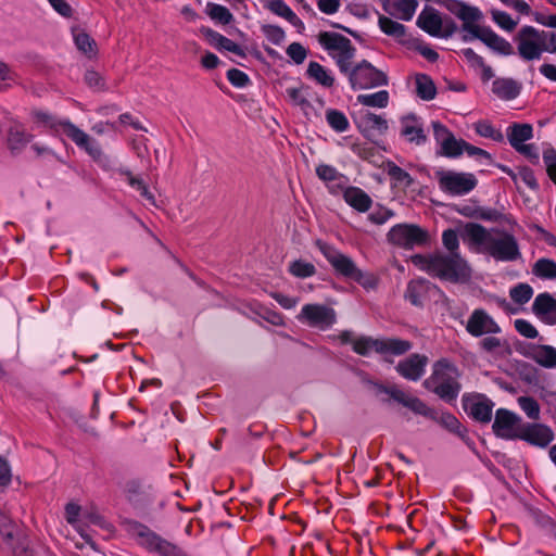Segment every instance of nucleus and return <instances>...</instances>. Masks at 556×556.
Returning <instances> with one entry per match:
<instances>
[{
	"instance_id": "f257e3e1",
	"label": "nucleus",
	"mask_w": 556,
	"mask_h": 556,
	"mask_svg": "<svg viewBox=\"0 0 556 556\" xmlns=\"http://www.w3.org/2000/svg\"><path fill=\"white\" fill-rule=\"evenodd\" d=\"M465 233L468 240L479 247V251L497 262H515L521 258L519 243L514 235L498 228L486 229L479 224H467Z\"/></svg>"
},
{
	"instance_id": "f03ea898",
	"label": "nucleus",
	"mask_w": 556,
	"mask_h": 556,
	"mask_svg": "<svg viewBox=\"0 0 556 556\" xmlns=\"http://www.w3.org/2000/svg\"><path fill=\"white\" fill-rule=\"evenodd\" d=\"M413 263L429 275L452 282H464L471 276V268L460 253L415 255Z\"/></svg>"
},
{
	"instance_id": "7ed1b4c3",
	"label": "nucleus",
	"mask_w": 556,
	"mask_h": 556,
	"mask_svg": "<svg viewBox=\"0 0 556 556\" xmlns=\"http://www.w3.org/2000/svg\"><path fill=\"white\" fill-rule=\"evenodd\" d=\"M378 389L379 391L389 394L395 402L410 409L413 413L437 421L451 432L462 434L463 427L454 415L447 412L439 413L435 409L429 407L419 397L406 393L396 387L379 386Z\"/></svg>"
},
{
	"instance_id": "20e7f679",
	"label": "nucleus",
	"mask_w": 556,
	"mask_h": 556,
	"mask_svg": "<svg viewBox=\"0 0 556 556\" xmlns=\"http://www.w3.org/2000/svg\"><path fill=\"white\" fill-rule=\"evenodd\" d=\"M458 378L457 367L443 358L433 364L432 374L424 381V386L441 400L452 403L460 392Z\"/></svg>"
},
{
	"instance_id": "39448f33",
	"label": "nucleus",
	"mask_w": 556,
	"mask_h": 556,
	"mask_svg": "<svg viewBox=\"0 0 556 556\" xmlns=\"http://www.w3.org/2000/svg\"><path fill=\"white\" fill-rule=\"evenodd\" d=\"M318 247L323 255L338 273L348 278L354 279L367 290L375 289L377 287V278L371 274L363 273L358 269L351 257L327 243L319 242Z\"/></svg>"
},
{
	"instance_id": "423d86ee",
	"label": "nucleus",
	"mask_w": 556,
	"mask_h": 556,
	"mask_svg": "<svg viewBox=\"0 0 556 556\" xmlns=\"http://www.w3.org/2000/svg\"><path fill=\"white\" fill-rule=\"evenodd\" d=\"M318 42L334 61L340 73L348 72L356 53L352 41L338 33L321 31L318 35Z\"/></svg>"
},
{
	"instance_id": "0eeeda50",
	"label": "nucleus",
	"mask_w": 556,
	"mask_h": 556,
	"mask_svg": "<svg viewBox=\"0 0 556 556\" xmlns=\"http://www.w3.org/2000/svg\"><path fill=\"white\" fill-rule=\"evenodd\" d=\"M434 178L439 189L451 197H462L471 192L478 184L472 173L456 172L453 169H437Z\"/></svg>"
},
{
	"instance_id": "6e6552de",
	"label": "nucleus",
	"mask_w": 556,
	"mask_h": 556,
	"mask_svg": "<svg viewBox=\"0 0 556 556\" xmlns=\"http://www.w3.org/2000/svg\"><path fill=\"white\" fill-rule=\"evenodd\" d=\"M547 38H554V31H540L531 26L522 27L516 37L519 55L527 61L540 59L544 51L549 50Z\"/></svg>"
},
{
	"instance_id": "1a4fd4ad",
	"label": "nucleus",
	"mask_w": 556,
	"mask_h": 556,
	"mask_svg": "<svg viewBox=\"0 0 556 556\" xmlns=\"http://www.w3.org/2000/svg\"><path fill=\"white\" fill-rule=\"evenodd\" d=\"M412 349V343L401 339H374L357 337L353 341V351L359 355H368L375 351L383 355H402Z\"/></svg>"
},
{
	"instance_id": "9d476101",
	"label": "nucleus",
	"mask_w": 556,
	"mask_h": 556,
	"mask_svg": "<svg viewBox=\"0 0 556 556\" xmlns=\"http://www.w3.org/2000/svg\"><path fill=\"white\" fill-rule=\"evenodd\" d=\"M444 8L463 22L462 29L467 35L465 40L473 39V37L484 27L480 25L483 20L482 11L475 5H470L460 0H444Z\"/></svg>"
},
{
	"instance_id": "9b49d317",
	"label": "nucleus",
	"mask_w": 556,
	"mask_h": 556,
	"mask_svg": "<svg viewBox=\"0 0 556 556\" xmlns=\"http://www.w3.org/2000/svg\"><path fill=\"white\" fill-rule=\"evenodd\" d=\"M72 526H74L75 531L80 536L81 541H76L72 535V541H75V545L77 548H83L85 544L93 547L91 530H87L84 528V523L92 527H99L103 529L110 530L111 526L96 511H89L87 509H83L80 506L72 503Z\"/></svg>"
},
{
	"instance_id": "f8f14e48",
	"label": "nucleus",
	"mask_w": 556,
	"mask_h": 556,
	"mask_svg": "<svg viewBox=\"0 0 556 556\" xmlns=\"http://www.w3.org/2000/svg\"><path fill=\"white\" fill-rule=\"evenodd\" d=\"M349 79L351 88L354 90L369 89L387 85V76L369 62L363 60L355 66H349L348 72H343Z\"/></svg>"
},
{
	"instance_id": "ddd939ff",
	"label": "nucleus",
	"mask_w": 556,
	"mask_h": 556,
	"mask_svg": "<svg viewBox=\"0 0 556 556\" xmlns=\"http://www.w3.org/2000/svg\"><path fill=\"white\" fill-rule=\"evenodd\" d=\"M296 319L309 327L326 330L337 321V314L333 308L323 304H305Z\"/></svg>"
},
{
	"instance_id": "4468645a",
	"label": "nucleus",
	"mask_w": 556,
	"mask_h": 556,
	"mask_svg": "<svg viewBox=\"0 0 556 556\" xmlns=\"http://www.w3.org/2000/svg\"><path fill=\"white\" fill-rule=\"evenodd\" d=\"M388 240L395 245L413 249L425 244L428 241V233L416 225L399 224L390 229Z\"/></svg>"
},
{
	"instance_id": "2eb2a0df",
	"label": "nucleus",
	"mask_w": 556,
	"mask_h": 556,
	"mask_svg": "<svg viewBox=\"0 0 556 556\" xmlns=\"http://www.w3.org/2000/svg\"><path fill=\"white\" fill-rule=\"evenodd\" d=\"M139 544L160 556H186L180 547L164 540L146 527L138 530Z\"/></svg>"
},
{
	"instance_id": "dca6fc26",
	"label": "nucleus",
	"mask_w": 556,
	"mask_h": 556,
	"mask_svg": "<svg viewBox=\"0 0 556 556\" xmlns=\"http://www.w3.org/2000/svg\"><path fill=\"white\" fill-rule=\"evenodd\" d=\"M433 136L440 146L441 154L446 157H458L464 153L466 141L457 139L443 124L432 122Z\"/></svg>"
},
{
	"instance_id": "f3484780",
	"label": "nucleus",
	"mask_w": 556,
	"mask_h": 556,
	"mask_svg": "<svg viewBox=\"0 0 556 556\" xmlns=\"http://www.w3.org/2000/svg\"><path fill=\"white\" fill-rule=\"evenodd\" d=\"M494 433L502 439L520 438L522 432L521 418L507 409H498L493 422Z\"/></svg>"
},
{
	"instance_id": "a211bd4d",
	"label": "nucleus",
	"mask_w": 556,
	"mask_h": 556,
	"mask_svg": "<svg viewBox=\"0 0 556 556\" xmlns=\"http://www.w3.org/2000/svg\"><path fill=\"white\" fill-rule=\"evenodd\" d=\"M466 330L473 337L501 332V327L483 309H475L468 317Z\"/></svg>"
},
{
	"instance_id": "6ab92c4d",
	"label": "nucleus",
	"mask_w": 556,
	"mask_h": 556,
	"mask_svg": "<svg viewBox=\"0 0 556 556\" xmlns=\"http://www.w3.org/2000/svg\"><path fill=\"white\" fill-rule=\"evenodd\" d=\"M417 25L433 37L445 38L453 33L452 28L444 25L440 13L433 9L424 10L417 18Z\"/></svg>"
},
{
	"instance_id": "aec40b11",
	"label": "nucleus",
	"mask_w": 556,
	"mask_h": 556,
	"mask_svg": "<svg viewBox=\"0 0 556 556\" xmlns=\"http://www.w3.org/2000/svg\"><path fill=\"white\" fill-rule=\"evenodd\" d=\"M463 404L465 410L475 420L489 422L492 418L493 402L482 394L464 396Z\"/></svg>"
},
{
	"instance_id": "412c9836",
	"label": "nucleus",
	"mask_w": 556,
	"mask_h": 556,
	"mask_svg": "<svg viewBox=\"0 0 556 556\" xmlns=\"http://www.w3.org/2000/svg\"><path fill=\"white\" fill-rule=\"evenodd\" d=\"M427 364V356L420 354H412L397 364L396 370L405 379L417 381L425 374Z\"/></svg>"
},
{
	"instance_id": "4be33fe9",
	"label": "nucleus",
	"mask_w": 556,
	"mask_h": 556,
	"mask_svg": "<svg viewBox=\"0 0 556 556\" xmlns=\"http://www.w3.org/2000/svg\"><path fill=\"white\" fill-rule=\"evenodd\" d=\"M34 126L37 128L47 127L50 131L58 136L60 141L67 147V138L70 137V125L66 123H59L56 119L46 112H36L33 115Z\"/></svg>"
},
{
	"instance_id": "5701e85b",
	"label": "nucleus",
	"mask_w": 556,
	"mask_h": 556,
	"mask_svg": "<svg viewBox=\"0 0 556 556\" xmlns=\"http://www.w3.org/2000/svg\"><path fill=\"white\" fill-rule=\"evenodd\" d=\"M534 315L548 325L556 324V299L544 292L536 295L532 304Z\"/></svg>"
},
{
	"instance_id": "b1692460",
	"label": "nucleus",
	"mask_w": 556,
	"mask_h": 556,
	"mask_svg": "<svg viewBox=\"0 0 556 556\" xmlns=\"http://www.w3.org/2000/svg\"><path fill=\"white\" fill-rule=\"evenodd\" d=\"M418 8L417 0H383V11L397 20L410 21Z\"/></svg>"
},
{
	"instance_id": "393cba45",
	"label": "nucleus",
	"mask_w": 556,
	"mask_h": 556,
	"mask_svg": "<svg viewBox=\"0 0 556 556\" xmlns=\"http://www.w3.org/2000/svg\"><path fill=\"white\" fill-rule=\"evenodd\" d=\"M316 174L319 179L326 182L332 194H338L348 185L349 179L339 173L333 166L320 164L316 167Z\"/></svg>"
},
{
	"instance_id": "a878e982",
	"label": "nucleus",
	"mask_w": 556,
	"mask_h": 556,
	"mask_svg": "<svg viewBox=\"0 0 556 556\" xmlns=\"http://www.w3.org/2000/svg\"><path fill=\"white\" fill-rule=\"evenodd\" d=\"M520 439H523L531 444L544 447L553 441L554 433L549 427L536 424L522 428Z\"/></svg>"
},
{
	"instance_id": "bb28decb",
	"label": "nucleus",
	"mask_w": 556,
	"mask_h": 556,
	"mask_svg": "<svg viewBox=\"0 0 556 556\" xmlns=\"http://www.w3.org/2000/svg\"><path fill=\"white\" fill-rule=\"evenodd\" d=\"M473 38L480 39L500 54L509 55L514 52L513 46L506 39L495 34L490 27L484 26Z\"/></svg>"
},
{
	"instance_id": "cd10ccee",
	"label": "nucleus",
	"mask_w": 556,
	"mask_h": 556,
	"mask_svg": "<svg viewBox=\"0 0 556 556\" xmlns=\"http://www.w3.org/2000/svg\"><path fill=\"white\" fill-rule=\"evenodd\" d=\"M2 534L5 544L12 548L14 556H37L33 551L28 548L26 536L18 533L13 526L7 528Z\"/></svg>"
},
{
	"instance_id": "c85d7f7f",
	"label": "nucleus",
	"mask_w": 556,
	"mask_h": 556,
	"mask_svg": "<svg viewBox=\"0 0 556 556\" xmlns=\"http://www.w3.org/2000/svg\"><path fill=\"white\" fill-rule=\"evenodd\" d=\"M401 124V134L409 142H414L417 146H420L427 141V136L424 131L422 123L415 115H407L403 117Z\"/></svg>"
},
{
	"instance_id": "c756f323",
	"label": "nucleus",
	"mask_w": 556,
	"mask_h": 556,
	"mask_svg": "<svg viewBox=\"0 0 556 556\" xmlns=\"http://www.w3.org/2000/svg\"><path fill=\"white\" fill-rule=\"evenodd\" d=\"M72 37L77 52L87 61H94L99 54L97 41L87 33H73Z\"/></svg>"
},
{
	"instance_id": "7c9ffc66",
	"label": "nucleus",
	"mask_w": 556,
	"mask_h": 556,
	"mask_svg": "<svg viewBox=\"0 0 556 556\" xmlns=\"http://www.w3.org/2000/svg\"><path fill=\"white\" fill-rule=\"evenodd\" d=\"M341 192H343L345 202L358 212H367L372 204L370 197L358 187H348L345 185Z\"/></svg>"
},
{
	"instance_id": "2f4dec72",
	"label": "nucleus",
	"mask_w": 556,
	"mask_h": 556,
	"mask_svg": "<svg viewBox=\"0 0 556 556\" xmlns=\"http://www.w3.org/2000/svg\"><path fill=\"white\" fill-rule=\"evenodd\" d=\"M201 33L204 35V37L206 38V40L208 41V43L212 47H214L218 50H226V51L232 52L238 55L243 54V51L238 43H236L231 39L223 36L222 34H219L208 27H203L201 29Z\"/></svg>"
},
{
	"instance_id": "473e14b6",
	"label": "nucleus",
	"mask_w": 556,
	"mask_h": 556,
	"mask_svg": "<svg viewBox=\"0 0 556 556\" xmlns=\"http://www.w3.org/2000/svg\"><path fill=\"white\" fill-rule=\"evenodd\" d=\"M306 75L324 88H331L336 81L332 72L315 61L308 63Z\"/></svg>"
},
{
	"instance_id": "72a5a7b5",
	"label": "nucleus",
	"mask_w": 556,
	"mask_h": 556,
	"mask_svg": "<svg viewBox=\"0 0 556 556\" xmlns=\"http://www.w3.org/2000/svg\"><path fill=\"white\" fill-rule=\"evenodd\" d=\"M72 140L92 159L97 160L101 156V149L98 142L74 125H72Z\"/></svg>"
},
{
	"instance_id": "f704fd0d",
	"label": "nucleus",
	"mask_w": 556,
	"mask_h": 556,
	"mask_svg": "<svg viewBox=\"0 0 556 556\" xmlns=\"http://www.w3.org/2000/svg\"><path fill=\"white\" fill-rule=\"evenodd\" d=\"M493 93L502 100H513L519 92V85L510 78H497L492 84Z\"/></svg>"
},
{
	"instance_id": "c9c22d12",
	"label": "nucleus",
	"mask_w": 556,
	"mask_h": 556,
	"mask_svg": "<svg viewBox=\"0 0 556 556\" xmlns=\"http://www.w3.org/2000/svg\"><path fill=\"white\" fill-rule=\"evenodd\" d=\"M378 25L383 34L393 37L396 40L402 41L406 36V27L403 24L393 21L392 18L386 15L379 14Z\"/></svg>"
},
{
	"instance_id": "e433bc0d",
	"label": "nucleus",
	"mask_w": 556,
	"mask_h": 556,
	"mask_svg": "<svg viewBox=\"0 0 556 556\" xmlns=\"http://www.w3.org/2000/svg\"><path fill=\"white\" fill-rule=\"evenodd\" d=\"M359 127L364 132L376 130L384 134L388 129V122L381 115L366 111L361 115Z\"/></svg>"
},
{
	"instance_id": "4c0bfd02",
	"label": "nucleus",
	"mask_w": 556,
	"mask_h": 556,
	"mask_svg": "<svg viewBox=\"0 0 556 556\" xmlns=\"http://www.w3.org/2000/svg\"><path fill=\"white\" fill-rule=\"evenodd\" d=\"M533 136V128L530 124H514L507 129V138L511 147L526 143Z\"/></svg>"
},
{
	"instance_id": "58836bf2",
	"label": "nucleus",
	"mask_w": 556,
	"mask_h": 556,
	"mask_svg": "<svg viewBox=\"0 0 556 556\" xmlns=\"http://www.w3.org/2000/svg\"><path fill=\"white\" fill-rule=\"evenodd\" d=\"M532 274L541 279L554 280L556 279V262L546 257L539 258L532 266Z\"/></svg>"
},
{
	"instance_id": "ea45409f",
	"label": "nucleus",
	"mask_w": 556,
	"mask_h": 556,
	"mask_svg": "<svg viewBox=\"0 0 556 556\" xmlns=\"http://www.w3.org/2000/svg\"><path fill=\"white\" fill-rule=\"evenodd\" d=\"M118 173H119L121 176H123L125 178V180L128 182V185L130 187H132L134 189L138 190L140 192V194L150 204L155 205V197L153 195L152 192H150V190L148 189L147 185L144 184V181L141 178L134 176L127 169H119Z\"/></svg>"
},
{
	"instance_id": "a19ab883",
	"label": "nucleus",
	"mask_w": 556,
	"mask_h": 556,
	"mask_svg": "<svg viewBox=\"0 0 556 556\" xmlns=\"http://www.w3.org/2000/svg\"><path fill=\"white\" fill-rule=\"evenodd\" d=\"M534 361L543 367L556 368V349L551 345H540L533 351Z\"/></svg>"
},
{
	"instance_id": "79ce46f5",
	"label": "nucleus",
	"mask_w": 556,
	"mask_h": 556,
	"mask_svg": "<svg viewBox=\"0 0 556 556\" xmlns=\"http://www.w3.org/2000/svg\"><path fill=\"white\" fill-rule=\"evenodd\" d=\"M357 102L366 106L383 109L389 103V92L380 90L375 93L358 94Z\"/></svg>"
},
{
	"instance_id": "37998d69",
	"label": "nucleus",
	"mask_w": 556,
	"mask_h": 556,
	"mask_svg": "<svg viewBox=\"0 0 556 556\" xmlns=\"http://www.w3.org/2000/svg\"><path fill=\"white\" fill-rule=\"evenodd\" d=\"M427 291V283L424 280H413L408 283L405 298L416 306L421 305L422 298Z\"/></svg>"
},
{
	"instance_id": "c03bdc74",
	"label": "nucleus",
	"mask_w": 556,
	"mask_h": 556,
	"mask_svg": "<svg viewBox=\"0 0 556 556\" xmlns=\"http://www.w3.org/2000/svg\"><path fill=\"white\" fill-rule=\"evenodd\" d=\"M326 121L328 125L337 132H344L350 127V123L345 114L334 109H329L326 111Z\"/></svg>"
},
{
	"instance_id": "a18cd8bd",
	"label": "nucleus",
	"mask_w": 556,
	"mask_h": 556,
	"mask_svg": "<svg viewBox=\"0 0 556 556\" xmlns=\"http://www.w3.org/2000/svg\"><path fill=\"white\" fill-rule=\"evenodd\" d=\"M205 11H206V14L213 21L224 24V25L229 24L233 20V16L230 13V11L226 7L220 5V4L208 2L206 4Z\"/></svg>"
},
{
	"instance_id": "49530a36",
	"label": "nucleus",
	"mask_w": 556,
	"mask_h": 556,
	"mask_svg": "<svg viewBox=\"0 0 556 556\" xmlns=\"http://www.w3.org/2000/svg\"><path fill=\"white\" fill-rule=\"evenodd\" d=\"M416 91L424 100H432L437 93L433 81L427 75L416 76Z\"/></svg>"
},
{
	"instance_id": "de8ad7c7",
	"label": "nucleus",
	"mask_w": 556,
	"mask_h": 556,
	"mask_svg": "<svg viewBox=\"0 0 556 556\" xmlns=\"http://www.w3.org/2000/svg\"><path fill=\"white\" fill-rule=\"evenodd\" d=\"M533 295V289L530 285L526 282H520L509 290V296L510 299L519 304L523 305L530 301V299Z\"/></svg>"
},
{
	"instance_id": "09e8293b",
	"label": "nucleus",
	"mask_w": 556,
	"mask_h": 556,
	"mask_svg": "<svg viewBox=\"0 0 556 556\" xmlns=\"http://www.w3.org/2000/svg\"><path fill=\"white\" fill-rule=\"evenodd\" d=\"M476 132L484 138H490L494 141L501 142L504 140V136L501 130L495 129L488 121H479L475 125Z\"/></svg>"
},
{
	"instance_id": "8fccbe9b",
	"label": "nucleus",
	"mask_w": 556,
	"mask_h": 556,
	"mask_svg": "<svg viewBox=\"0 0 556 556\" xmlns=\"http://www.w3.org/2000/svg\"><path fill=\"white\" fill-rule=\"evenodd\" d=\"M289 271L299 278H307L316 273V268L312 263L304 261H294L289 265Z\"/></svg>"
},
{
	"instance_id": "3c124183",
	"label": "nucleus",
	"mask_w": 556,
	"mask_h": 556,
	"mask_svg": "<svg viewBox=\"0 0 556 556\" xmlns=\"http://www.w3.org/2000/svg\"><path fill=\"white\" fill-rule=\"evenodd\" d=\"M518 404L529 418L534 420L540 418V405L533 397L520 396Z\"/></svg>"
},
{
	"instance_id": "603ef678",
	"label": "nucleus",
	"mask_w": 556,
	"mask_h": 556,
	"mask_svg": "<svg viewBox=\"0 0 556 556\" xmlns=\"http://www.w3.org/2000/svg\"><path fill=\"white\" fill-rule=\"evenodd\" d=\"M491 15L494 23L504 30L511 31L517 25V22L504 11L492 10Z\"/></svg>"
},
{
	"instance_id": "864d4df0",
	"label": "nucleus",
	"mask_w": 556,
	"mask_h": 556,
	"mask_svg": "<svg viewBox=\"0 0 556 556\" xmlns=\"http://www.w3.org/2000/svg\"><path fill=\"white\" fill-rule=\"evenodd\" d=\"M442 243L450 254L459 253V240L454 229H446L442 233Z\"/></svg>"
},
{
	"instance_id": "5fc2aeb1",
	"label": "nucleus",
	"mask_w": 556,
	"mask_h": 556,
	"mask_svg": "<svg viewBox=\"0 0 556 556\" xmlns=\"http://www.w3.org/2000/svg\"><path fill=\"white\" fill-rule=\"evenodd\" d=\"M84 81L89 88L96 91H101L105 89V83L103 77L93 70L86 71L84 75Z\"/></svg>"
},
{
	"instance_id": "6e6d98bb",
	"label": "nucleus",
	"mask_w": 556,
	"mask_h": 556,
	"mask_svg": "<svg viewBox=\"0 0 556 556\" xmlns=\"http://www.w3.org/2000/svg\"><path fill=\"white\" fill-rule=\"evenodd\" d=\"M29 141V136L24 129L14 127L10 130L9 142L12 149H20Z\"/></svg>"
},
{
	"instance_id": "4d7b16f0",
	"label": "nucleus",
	"mask_w": 556,
	"mask_h": 556,
	"mask_svg": "<svg viewBox=\"0 0 556 556\" xmlns=\"http://www.w3.org/2000/svg\"><path fill=\"white\" fill-rule=\"evenodd\" d=\"M514 326L518 333L527 339H535L539 336L536 328L526 319H516Z\"/></svg>"
},
{
	"instance_id": "13d9d810",
	"label": "nucleus",
	"mask_w": 556,
	"mask_h": 556,
	"mask_svg": "<svg viewBox=\"0 0 556 556\" xmlns=\"http://www.w3.org/2000/svg\"><path fill=\"white\" fill-rule=\"evenodd\" d=\"M286 53L295 64H302L307 56V50L299 42L290 43Z\"/></svg>"
},
{
	"instance_id": "bf43d9fd",
	"label": "nucleus",
	"mask_w": 556,
	"mask_h": 556,
	"mask_svg": "<svg viewBox=\"0 0 556 556\" xmlns=\"http://www.w3.org/2000/svg\"><path fill=\"white\" fill-rule=\"evenodd\" d=\"M386 170L388 175L396 181L405 182L406 185H409L412 181L409 174L393 162L387 164Z\"/></svg>"
},
{
	"instance_id": "052dcab7",
	"label": "nucleus",
	"mask_w": 556,
	"mask_h": 556,
	"mask_svg": "<svg viewBox=\"0 0 556 556\" xmlns=\"http://www.w3.org/2000/svg\"><path fill=\"white\" fill-rule=\"evenodd\" d=\"M543 162L549 178L556 184V151L546 149L543 152Z\"/></svg>"
},
{
	"instance_id": "680f3d73",
	"label": "nucleus",
	"mask_w": 556,
	"mask_h": 556,
	"mask_svg": "<svg viewBox=\"0 0 556 556\" xmlns=\"http://www.w3.org/2000/svg\"><path fill=\"white\" fill-rule=\"evenodd\" d=\"M227 79L232 86L237 88H243L250 81L249 76L238 68H230L227 72Z\"/></svg>"
},
{
	"instance_id": "e2e57ef3",
	"label": "nucleus",
	"mask_w": 556,
	"mask_h": 556,
	"mask_svg": "<svg viewBox=\"0 0 556 556\" xmlns=\"http://www.w3.org/2000/svg\"><path fill=\"white\" fill-rule=\"evenodd\" d=\"M267 8L280 17H285L291 11V8L283 0H271Z\"/></svg>"
},
{
	"instance_id": "0e129e2a",
	"label": "nucleus",
	"mask_w": 556,
	"mask_h": 556,
	"mask_svg": "<svg viewBox=\"0 0 556 556\" xmlns=\"http://www.w3.org/2000/svg\"><path fill=\"white\" fill-rule=\"evenodd\" d=\"M318 9L325 14H334L340 9L339 0H318L317 1Z\"/></svg>"
},
{
	"instance_id": "69168bd1",
	"label": "nucleus",
	"mask_w": 556,
	"mask_h": 556,
	"mask_svg": "<svg viewBox=\"0 0 556 556\" xmlns=\"http://www.w3.org/2000/svg\"><path fill=\"white\" fill-rule=\"evenodd\" d=\"M392 212L386 208H379L369 214L368 218L370 222L377 225H382L392 217Z\"/></svg>"
},
{
	"instance_id": "338daca9",
	"label": "nucleus",
	"mask_w": 556,
	"mask_h": 556,
	"mask_svg": "<svg viewBox=\"0 0 556 556\" xmlns=\"http://www.w3.org/2000/svg\"><path fill=\"white\" fill-rule=\"evenodd\" d=\"M273 298L278 302V304L281 307H283L286 309H291V308L295 307L296 304L299 303L298 298L289 296V295H286L282 293H274Z\"/></svg>"
},
{
	"instance_id": "774afa93",
	"label": "nucleus",
	"mask_w": 556,
	"mask_h": 556,
	"mask_svg": "<svg viewBox=\"0 0 556 556\" xmlns=\"http://www.w3.org/2000/svg\"><path fill=\"white\" fill-rule=\"evenodd\" d=\"M516 151H518L520 154L527 156L530 160H538L539 159V152L534 144L530 143H521L517 147H513Z\"/></svg>"
}]
</instances>
